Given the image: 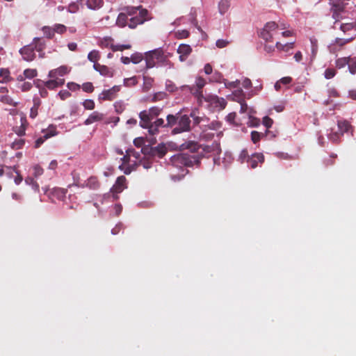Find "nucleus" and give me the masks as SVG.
<instances>
[{
    "label": "nucleus",
    "mask_w": 356,
    "mask_h": 356,
    "mask_svg": "<svg viewBox=\"0 0 356 356\" xmlns=\"http://www.w3.org/2000/svg\"><path fill=\"white\" fill-rule=\"evenodd\" d=\"M146 69L154 67L156 63L167 65L170 63L168 56L164 54L161 49H156L145 54Z\"/></svg>",
    "instance_id": "1"
},
{
    "label": "nucleus",
    "mask_w": 356,
    "mask_h": 356,
    "mask_svg": "<svg viewBox=\"0 0 356 356\" xmlns=\"http://www.w3.org/2000/svg\"><path fill=\"white\" fill-rule=\"evenodd\" d=\"M171 162L173 165L181 168L184 166H193L200 163V156L197 154L188 155L185 153H180L174 155L171 158Z\"/></svg>",
    "instance_id": "2"
},
{
    "label": "nucleus",
    "mask_w": 356,
    "mask_h": 356,
    "mask_svg": "<svg viewBox=\"0 0 356 356\" xmlns=\"http://www.w3.org/2000/svg\"><path fill=\"white\" fill-rule=\"evenodd\" d=\"M138 11L134 15L130 16L128 26L130 29H135L138 25L144 24L145 22L152 19L151 14L149 11L143 8L142 6H137Z\"/></svg>",
    "instance_id": "3"
},
{
    "label": "nucleus",
    "mask_w": 356,
    "mask_h": 356,
    "mask_svg": "<svg viewBox=\"0 0 356 356\" xmlns=\"http://www.w3.org/2000/svg\"><path fill=\"white\" fill-rule=\"evenodd\" d=\"M177 118L174 115L169 114L166 117L167 122L165 123L164 120L163 118H158L154 122H152V126L149 127V134L154 136L159 133V128H172L177 124Z\"/></svg>",
    "instance_id": "4"
},
{
    "label": "nucleus",
    "mask_w": 356,
    "mask_h": 356,
    "mask_svg": "<svg viewBox=\"0 0 356 356\" xmlns=\"http://www.w3.org/2000/svg\"><path fill=\"white\" fill-rule=\"evenodd\" d=\"M177 118V126L172 130V134L188 131L191 129V120L187 115H181L180 112L174 115Z\"/></svg>",
    "instance_id": "5"
},
{
    "label": "nucleus",
    "mask_w": 356,
    "mask_h": 356,
    "mask_svg": "<svg viewBox=\"0 0 356 356\" xmlns=\"http://www.w3.org/2000/svg\"><path fill=\"white\" fill-rule=\"evenodd\" d=\"M137 11L138 8L133 6H127L122 8V12H121L117 17L116 24L122 28L128 26L130 16L136 15Z\"/></svg>",
    "instance_id": "6"
},
{
    "label": "nucleus",
    "mask_w": 356,
    "mask_h": 356,
    "mask_svg": "<svg viewBox=\"0 0 356 356\" xmlns=\"http://www.w3.org/2000/svg\"><path fill=\"white\" fill-rule=\"evenodd\" d=\"M280 26L275 22H267L260 33V36L266 42H272L273 36L277 33Z\"/></svg>",
    "instance_id": "7"
},
{
    "label": "nucleus",
    "mask_w": 356,
    "mask_h": 356,
    "mask_svg": "<svg viewBox=\"0 0 356 356\" xmlns=\"http://www.w3.org/2000/svg\"><path fill=\"white\" fill-rule=\"evenodd\" d=\"M349 1L350 0H329L330 4L332 6L331 10L334 19L336 20L339 19L341 13L344 12Z\"/></svg>",
    "instance_id": "8"
},
{
    "label": "nucleus",
    "mask_w": 356,
    "mask_h": 356,
    "mask_svg": "<svg viewBox=\"0 0 356 356\" xmlns=\"http://www.w3.org/2000/svg\"><path fill=\"white\" fill-rule=\"evenodd\" d=\"M205 84V79L201 76H199L195 80V84L188 87L190 92L197 98L199 103H202V99L207 100L202 93V89Z\"/></svg>",
    "instance_id": "9"
},
{
    "label": "nucleus",
    "mask_w": 356,
    "mask_h": 356,
    "mask_svg": "<svg viewBox=\"0 0 356 356\" xmlns=\"http://www.w3.org/2000/svg\"><path fill=\"white\" fill-rule=\"evenodd\" d=\"M42 133L43 136L37 138L34 143L33 147L35 149L39 148L48 138L57 135L56 128L53 125L49 126L47 129H43Z\"/></svg>",
    "instance_id": "10"
},
{
    "label": "nucleus",
    "mask_w": 356,
    "mask_h": 356,
    "mask_svg": "<svg viewBox=\"0 0 356 356\" xmlns=\"http://www.w3.org/2000/svg\"><path fill=\"white\" fill-rule=\"evenodd\" d=\"M126 178L124 176H120L117 178L115 184L111 188V193L113 194L114 199L118 198V194L123 191L127 188Z\"/></svg>",
    "instance_id": "11"
},
{
    "label": "nucleus",
    "mask_w": 356,
    "mask_h": 356,
    "mask_svg": "<svg viewBox=\"0 0 356 356\" xmlns=\"http://www.w3.org/2000/svg\"><path fill=\"white\" fill-rule=\"evenodd\" d=\"M120 90V87L119 86H115L108 90H104L99 95V99L102 101H111L116 97Z\"/></svg>",
    "instance_id": "12"
},
{
    "label": "nucleus",
    "mask_w": 356,
    "mask_h": 356,
    "mask_svg": "<svg viewBox=\"0 0 356 356\" xmlns=\"http://www.w3.org/2000/svg\"><path fill=\"white\" fill-rule=\"evenodd\" d=\"M20 54L24 60L31 62L35 58V50L33 44H29L23 47L19 50Z\"/></svg>",
    "instance_id": "13"
},
{
    "label": "nucleus",
    "mask_w": 356,
    "mask_h": 356,
    "mask_svg": "<svg viewBox=\"0 0 356 356\" xmlns=\"http://www.w3.org/2000/svg\"><path fill=\"white\" fill-rule=\"evenodd\" d=\"M264 162V156L262 153H254L248 157L247 163L251 168L254 169L258 167L259 163L262 164Z\"/></svg>",
    "instance_id": "14"
},
{
    "label": "nucleus",
    "mask_w": 356,
    "mask_h": 356,
    "mask_svg": "<svg viewBox=\"0 0 356 356\" xmlns=\"http://www.w3.org/2000/svg\"><path fill=\"white\" fill-rule=\"evenodd\" d=\"M177 53L179 54V60L181 62L185 61L188 56L192 52V48L190 45L186 44H181L177 50Z\"/></svg>",
    "instance_id": "15"
},
{
    "label": "nucleus",
    "mask_w": 356,
    "mask_h": 356,
    "mask_svg": "<svg viewBox=\"0 0 356 356\" xmlns=\"http://www.w3.org/2000/svg\"><path fill=\"white\" fill-rule=\"evenodd\" d=\"M140 118V126L144 129H147L149 130L150 126H152V117L150 115H148L147 111H143L139 113Z\"/></svg>",
    "instance_id": "16"
},
{
    "label": "nucleus",
    "mask_w": 356,
    "mask_h": 356,
    "mask_svg": "<svg viewBox=\"0 0 356 356\" xmlns=\"http://www.w3.org/2000/svg\"><path fill=\"white\" fill-rule=\"evenodd\" d=\"M337 126L339 132L341 135H343L345 133H350L351 135L353 134L354 128L347 120H339L337 122Z\"/></svg>",
    "instance_id": "17"
},
{
    "label": "nucleus",
    "mask_w": 356,
    "mask_h": 356,
    "mask_svg": "<svg viewBox=\"0 0 356 356\" xmlns=\"http://www.w3.org/2000/svg\"><path fill=\"white\" fill-rule=\"evenodd\" d=\"M181 150H188L191 153H196L200 146L199 144L194 141H187L180 145Z\"/></svg>",
    "instance_id": "18"
},
{
    "label": "nucleus",
    "mask_w": 356,
    "mask_h": 356,
    "mask_svg": "<svg viewBox=\"0 0 356 356\" xmlns=\"http://www.w3.org/2000/svg\"><path fill=\"white\" fill-rule=\"evenodd\" d=\"M93 68L95 70L99 72L102 76L112 77L113 76V71L108 67L106 65L101 64H94Z\"/></svg>",
    "instance_id": "19"
},
{
    "label": "nucleus",
    "mask_w": 356,
    "mask_h": 356,
    "mask_svg": "<svg viewBox=\"0 0 356 356\" xmlns=\"http://www.w3.org/2000/svg\"><path fill=\"white\" fill-rule=\"evenodd\" d=\"M104 115L98 111H94L92 113L88 118L84 121L85 125H89L94 122L102 120Z\"/></svg>",
    "instance_id": "20"
},
{
    "label": "nucleus",
    "mask_w": 356,
    "mask_h": 356,
    "mask_svg": "<svg viewBox=\"0 0 356 356\" xmlns=\"http://www.w3.org/2000/svg\"><path fill=\"white\" fill-rule=\"evenodd\" d=\"M67 73V69L65 66H60L57 69L50 70L48 76L51 79H56L57 76H63Z\"/></svg>",
    "instance_id": "21"
},
{
    "label": "nucleus",
    "mask_w": 356,
    "mask_h": 356,
    "mask_svg": "<svg viewBox=\"0 0 356 356\" xmlns=\"http://www.w3.org/2000/svg\"><path fill=\"white\" fill-rule=\"evenodd\" d=\"M152 153L154 156L162 158L167 153V148L164 145L160 144L152 149Z\"/></svg>",
    "instance_id": "22"
},
{
    "label": "nucleus",
    "mask_w": 356,
    "mask_h": 356,
    "mask_svg": "<svg viewBox=\"0 0 356 356\" xmlns=\"http://www.w3.org/2000/svg\"><path fill=\"white\" fill-rule=\"evenodd\" d=\"M99 46L102 48H111L113 50L114 47L113 39L111 37H104L99 41Z\"/></svg>",
    "instance_id": "23"
},
{
    "label": "nucleus",
    "mask_w": 356,
    "mask_h": 356,
    "mask_svg": "<svg viewBox=\"0 0 356 356\" xmlns=\"http://www.w3.org/2000/svg\"><path fill=\"white\" fill-rule=\"evenodd\" d=\"M86 5L89 9L97 10L101 8L104 5L103 0H87Z\"/></svg>",
    "instance_id": "24"
},
{
    "label": "nucleus",
    "mask_w": 356,
    "mask_h": 356,
    "mask_svg": "<svg viewBox=\"0 0 356 356\" xmlns=\"http://www.w3.org/2000/svg\"><path fill=\"white\" fill-rule=\"evenodd\" d=\"M153 83V78L148 76H143V91L144 92H148L152 88Z\"/></svg>",
    "instance_id": "25"
},
{
    "label": "nucleus",
    "mask_w": 356,
    "mask_h": 356,
    "mask_svg": "<svg viewBox=\"0 0 356 356\" xmlns=\"http://www.w3.org/2000/svg\"><path fill=\"white\" fill-rule=\"evenodd\" d=\"M34 50L42 52L45 48V43L40 38H35L33 41Z\"/></svg>",
    "instance_id": "26"
},
{
    "label": "nucleus",
    "mask_w": 356,
    "mask_h": 356,
    "mask_svg": "<svg viewBox=\"0 0 356 356\" xmlns=\"http://www.w3.org/2000/svg\"><path fill=\"white\" fill-rule=\"evenodd\" d=\"M84 0H76V1L70 3L67 10L70 13H76L79 10V6L83 3Z\"/></svg>",
    "instance_id": "27"
},
{
    "label": "nucleus",
    "mask_w": 356,
    "mask_h": 356,
    "mask_svg": "<svg viewBox=\"0 0 356 356\" xmlns=\"http://www.w3.org/2000/svg\"><path fill=\"white\" fill-rule=\"evenodd\" d=\"M67 191V189L64 188H54L52 191V195L58 200H63L66 196Z\"/></svg>",
    "instance_id": "28"
},
{
    "label": "nucleus",
    "mask_w": 356,
    "mask_h": 356,
    "mask_svg": "<svg viewBox=\"0 0 356 356\" xmlns=\"http://www.w3.org/2000/svg\"><path fill=\"white\" fill-rule=\"evenodd\" d=\"M295 42H290L285 44H281L280 42H277L275 44V47L280 50L288 52L290 49H292L294 48Z\"/></svg>",
    "instance_id": "29"
},
{
    "label": "nucleus",
    "mask_w": 356,
    "mask_h": 356,
    "mask_svg": "<svg viewBox=\"0 0 356 356\" xmlns=\"http://www.w3.org/2000/svg\"><path fill=\"white\" fill-rule=\"evenodd\" d=\"M230 7L229 0H221L218 3V10L220 14H225Z\"/></svg>",
    "instance_id": "30"
},
{
    "label": "nucleus",
    "mask_w": 356,
    "mask_h": 356,
    "mask_svg": "<svg viewBox=\"0 0 356 356\" xmlns=\"http://www.w3.org/2000/svg\"><path fill=\"white\" fill-rule=\"evenodd\" d=\"M100 58V54L97 50H92L88 54V59L94 63V64H99L97 61Z\"/></svg>",
    "instance_id": "31"
},
{
    "label": "nucleus",
    "mask_w": 356,
    "mask_h": 356,
    "mask_svg": "<svg viewBox=\"0 0 356 356\" xmlns=\"http://www.w3.org/2000/svg\"><path fill=\"white\" fill-rule=\"evenodd\" d=\"M202 127H204V131L207 129L218 130L221 127V123L218 121H212L208 124H203Z\"/></svg>",
    "instance_id": "32"
},
{
    "label": "nucleus",
    "mask_w": 356,
    "mask_h": 356,
    "mask_svg": "<svg viewBox=\"0 0 356 356\" xmlns=\"http://www.w3.org/2000/svg\"><path fill=\"white\" fill-rule=\"evenodd\" d=\"M349 58L350 56L337 58L335 61L336 67L338 69H341L346 67L348 63Z\"/></svg>",
    "instance_id": "33"
},
{
    "label": "nucleus",
    "mask_w": 356,
    "mask_h": 356,
    "mask_svg": "<svg viewBox=\"0 0 356 356\" xmlns=\"http://www.w3.org/2000/svg\"><path fill=\"white\" fill-rule=\"evenodd\" d=\"M206 150L212 152L213 154H219L221 152L220 144L218 143H212L211 146H207Z\"/></svg>",
    "instance_id": "34"
},
{
    "label": "nucleus",
    "mask_w": 356,
    "mask_h": 356,
    "mask_svg": "<svg viewBox=\"0 0 356 356\" xmlns=\"http://www.w3.org/2000/svg\"><path fill=\"white\" fill-rule=\"evenodd\" d=\"M348 70L350 74H356V58L350 56L348 63Z\"/></svg>",
    "instance_id": "35"
},
{
    "label": "nucleus",
    "mask_w": 356,
    "mask_h": 356,
    "mask_svg": "<svg viewBox=\"0 0 356 356\" xmlns=\"http://www.w3.org/2000/svg\"><path fill=\"white\" fill-rule=\"evenodd\" d=\"M168 95L165 92H157L154 93L151 99L152 102L162 101L167 97Z\"/></svg>",
    "instance_id": "36"
},
{
    "label": "nucleus",
    "mask_w": 356,
    "mask_h": 356,
    "mask_svg": "<svg viewBox=\"0 0 356 356\" xmlns=\"http://www.w3.org/2000/svg\"><path fill=\"white\" fill-rule=\"evenodd\" d=\"M0 101L5 104H8L13 106H16L17 103L14 102L13 99L8 95L5 94L0 97Z\"/></svg>",
    "instance_id": "37"
},
{
    "label": "nucleus",
    "mask_w": 356,
    "mask_h": 356,
    "mask_svg": "<svg viewBox=\"0 0 356 356\" xmlns=\"http://www.w3.org/2000/svg\"><path fill=\"white\" fill-rule=\"evenodd\" d=\"M163 108L158 106H152L148 111V115H150L152 118L159 116L162 112Z\"/></svg>",
    "instance_id": "38"
},
{
    "label": "nucleus",
    "mask_w": 356,
    "mask_h": 356,
    "mask_svg": "<svg viewBox=\"0 0 356 356\" xmlns=\"http://www.w3.org/2000/svg\"><path fill=\"white\" fill-rule=\"evenodd\" d=\"M86 186L92 189H97L99 186V182L96 177H90L88 179Z\"/></svg>",
    "instance_id": "39"
},
{
    "label": "nucleus",
    "mask_w": 356,
    "mask_h": 356,
    "mask_svg": "<svg viewBox=\"0 0 356 356\" xmlns=\"http://www.w3.org/2000/svg\"><path fill=\"white\" fill-rule=\"evenodd\" d=\"M264 136V134L258 132L257 131H252L251 132V140L254 144L259 142L261 138Z\"/></svg>",
    "instance_id": "40"
},
{
    "label": "nucleus",
    "mask_w": 356,
    "mask_h": 356,
    "mask_svg": "<svg viewBox=\"0 0 356 356\" xmlns=\"http://www.w3.org/2000/svg\"><path fill=\"white\" fill-rule=\"evenodd\" d=\"M25 182L28 185H31L32 186V188L36 191H39V184L34 180L33 177H28L25 179Z\"/></svg>",
    "instance_id": "41"
},
{
    "label": "nucleus",
    "mask_w": 356,
    "mask_h": 356,
    "mask_svg": "<svg viewBox=\"0 0 356 356\" xmlns=\"http://www.w3.org/2000/svg\"><path fill=\"white\" fill-rule=\"evenodd\" d=\"M213 102L216 105V106H219L220 109H223L225 108L227 102L223 98H219L217 96L212 98Z\"/></svg>",
    "instance_id": "42"
},
{
    "label": "nucleus",
    "mask_w": 356,
    "mask_h": 356,
    "mask_svg": "<svg viewBox=\"0 0 356 356\" xmlns=\"http://www.w3.org/2000/svg\"><path fill=\"white\" fill-rule=\"evenodd\" d=\"M340 29L346 33L347 31L355 29L356 31V23H345L342 24L340 26Z\"/></svg>",
    "instance_id": "43"
},
{
    "label": "nucleus",
    "mask_w": 356,
    "mask_h": 356,
    "mask_svg": "<svg viewBox=\"0 0 356 356\" xmlns=\"http://www.w3.org/2000/svg\"><path fill=\"white\" fill-rule=\"evenodd\" d=\"M341 136L342 135L339 131H334L329 134L328 138L334 143H339Z\"/></svg>",
    "instance_id": "44"
},
{
    "label": "nucleus",
    "mask_w": 356,
    "mask_h": 356,
    "mask_svg": "<svg viewBox=\"0 0 356 356\" xmlns=\"http://www.w3.org/2000/svg\"><path fill=\"white\" fill-rule=\"evenodd\" d=\"M137 83L138 79L136 76L124 79V85L127 87H132L136 86Z\"/></svg>",
    "instance_id": "45"
},
{
    "label": "nucleus",
    "mask_w": 356,
    "mask_h": 356,
    "mask_svg": "<svg viewBox=\"0 0 356 356\" xmlns=\"http://www.w3.org/2000/svg\"><path fill=\"white\" fill-rule=\"evenodd\" d=\"M25 78L33 79L38 75V72L35 69H26L24 71Z\"/></svg>",
    "instance_id": "46"
},
{
    "label": "nucleus",
    "mask_w": 356,
    "mask_h": 356,
    "mask_svg": "<svg viewBox=\"0 0 356 356\" xmlns=\"http://www.w3.org/2000/svg\"><path fill=\"white\" fill-rule=\"evenodd\" d=\"M42 31L44 34L49 39L53 38L55 35L54 28L49 26H44L42 28Z\"/></svg>",
    "instance_id": "47"
},
{
    "label": "nucleus",
    "mask_w": 356,
    "mask_h": 356,
    "mask_svg": "<svg viewBox=\"0 0 356 356\" xmlns=\"http://www.w3.org/2000/svg\"><path fill=\"white\" fill-rule=\"evenodd\" d=\"M115 111L117 113H122L125 109V105L122 101L116 102L114 104Z\"/></svg>",
    "instance_id": "48"
},
{
    "label": "nucleus",
    "mask_w": 356,
    "mask_h": 356,
    "mask_svg": "<svg viewBox=\"0 0 356 356\" xmlns=\"http://www.w3.org/2000/svg\"><path fill=\"white\" fill-rule=\"evenodd\" d=\"M44 86H45L49 90H54L57 87V82H56V80L54 79H52L51 80H48L47 81L43 82Z\"/></svg>",
    "instance_id": "49"
},
{
    "label": "nucleus",
    "mask_w": 356,
    "mask_h": 356,
    "mask_svg": "<svg viewBox=\"0 0 356 356\" xmlns=\"http://www.w3.org/2000/svg\"><path fill=\"white\" fill-rule=\"evenodd\" d=\"M53 28L54 30V33H60V34H63V33H65L67 31V27L65 25L61 24H56Z\"/></svg>",
    "instance_id": "50"
},
{
    "label": "nucleus",
    "mask_w": 356,
    "mask_h": 356,
    "mask_svg": "<svg viewBox=\"0 0 356 356\" xmlns=\"http://www.w3.org/2000/svg\"><path fill=\"white\" fill-rule=\"evenodd\" d=\"M260 124V120L256 117H254L251 115H249V120L248 124L250 127H258Z\"/></svg>",
    "instance_id": "51"
},
{
    "label": "nucleus",
    "mask_w": 356,
    "mask_h": 356,
    "mask_svg": "<svg viewBox=\"0 0 356 356\" xmlns=\"http://www.w3.org/2000/svg\"><path fill=\"white\" fill-rule=\"evenodd\" d=\"M143 59V56L140 53L133 54L131 56V62L134 64L139 63Z\"/></svg>",
    "instance_id": "52"
},
{
    "label": "nucleus",
    "mask_w": 356,
    "mask_h": 356,
    "mask_svg": "<svg viewBox=\"0 0 356 356\" xmlns=\"http://www.w3.org/2000/svg\"><path fill=\"white\" fill-rule=\"evenodd\" d=\"M83 106L86 110H93L95 107V104L92 99H86L83 102Z\"/></svg>",
    "instance_id": "53"
},
{
    "label": "nucleus",
    "mask_w": 356,
    "mask_h": 356,
    "mask_svg": "<svg viewBox=\"0 0 356 356\" xmlns=\"http://www.w3.org/2000/svg\"><path fill=\"white\" fill-rule=\"evenodd\" d=\"M191 116L193 118V122L195 124H200L202 122H208V119L205 118L195 116L193 112L191 113Z\"/></svg>",
    "instance_id": "54"
},
{
    "label": "nucleus",
    "mask_w": 356,
    "mask_h": 356,
    "mask_svg": "<svg viewBox=\"0 0 356 356\" xmlns=\"http://www.w3.org/2000/svg\"><path fill=\"white\" fill-rule=\"evenodd\" d=\"M336 75V70L333 68H327L325 70L324 76L327 79H330Z\"/></svg>",
    "instance_id": "55"
},
{
    "label": "nucleus",
    "mask_w": 356,
    "mask_h": 356,
    "mask_svg": "<svg viewBox=\"0 0 356 356\" xmlns=\"http://www.w3.org/2000/svg\"><path fill=\"white\" fill-rule=\"evenodd\" d=\"M83 90L86 92H92L94 86L91 82H86L81 86Z\"/></svg>",
    "instance_id": "56"
},
{
    "label": "nucleus",
    "mask_w": 356,
    "mask_h": 356,
    "mask_svg": "<svg viewBox=\"0 0 356 356\" xmlns=\"http://www.w3.org/2000/svg\"><path fill=\"white\" fill-rule=\"evenodd\" d=\"M25 143V140L24 139H17V140H15L13 144H12V147L13 149H21L24 145Z\"/></svg>",
    "instance_id": "57"
},
{
    "label": "nucleus",
    "mask_w": 356,
    "mask_h": 356,
    "mask_svg": "<svg viewBox=\"0 0 356 356\" xmlns=\"http://www.w3.org/2000/svg\"><path fill=\"white\" fill-rule=\"evenodd\" d=\"M354 39V36L348 39L336 38L335 44L339 46H343L344 44L351 42Z\"/></svg>",
    "instance_id": "58"
},
{
    "label": "nucleus",
    "mask_w": 356,
    "mask_h": 356,
    "mask_svg": "<svg viewBox=\"0 0 356 356\" xmlns=\"http://www.w3.org/2000/svg\"><path fill=\"white\" fill-rule=\"evenodd\" d=\"M248 157H250L248 154V150L246 149H243L239 154V160L241 163L245 161L247 162Z\"/></svg>",
    "instance_id": "59"
},
{
    "label": "nucleus",
    "mask_w": 356,
    "mask_h": 356,
    "mask_svg": "<svg viewBox=\"0 0 356 356\" xmlns=\"http://www.w3.org/2000/svg\"><path fill=\"white\" fill-rule=\"evenodd\" d=\"M262 123L266 127V128L268 129L270 127H271V126L273 125V120L268 116H265L263 118Z\"/></svg>",
    "instance_id": "60"
},
{
    "label": "nucleus",
    "mask_w": 356,
    "mask_h": 356,
    "mask_svg": "<svg viewBox=\"0 0 356 356\" xmlns=\"http://www.w3.org/2000/svg\"><path fill=\"white\" fill-rule=\"evenodd\" d=\"M229 44V41L223 39H219L216 42V47L219 49L224 48L227 47Z\"/></svg>",
    "instance_id": "61"
},
{
    "label": "nucleus",
    "mask_w": 356,
    "mask_h": 356,
    "mask_svg": "<svg viewBox=\"0 0 356 356\" xmlns=\"http://www.w3.org/2000/svg\"><path fill=\"white\" fill-rule=\"evenodd\" d=\"M236 118V113H230L227 115V116L226 117L227 118V120L230 123V124H234V125H236L238 126V124L236 123L235 122V119Z\"/></svg>",
    "instance_id": "62"
},
{
    "label": "nucleus",
    "mask_w": 356,
    "mask_h": 356,
    "mask_svg": "<svg viewBox=\"0 0 356 356\" xmlns=\"http://www.w3.org/2000/svg\"><path fill=\"white\" fill-rule=\"evenodd\" d=\"M67 87L70 90L76 91L80 89L81 86L74 82H69L67 84Z\"/></svg>",
    "instance_id": "63"
},
{
    "label": "nucleus",
    "mask_w": 356,
    "mask_h": 356,
    "mask_svg": "<svg viewBox=\"0 0 356 356\" xmlns=\"http://www.w3.org/2000/svg\"><path fill=\"white\" fill-rule=\"evenodd\" d=\"M58 95L62 100H65L71 97V93L67 90H62L58 92Z\"/></svg>",
    "instance_id": "64"
}]
</instances>
